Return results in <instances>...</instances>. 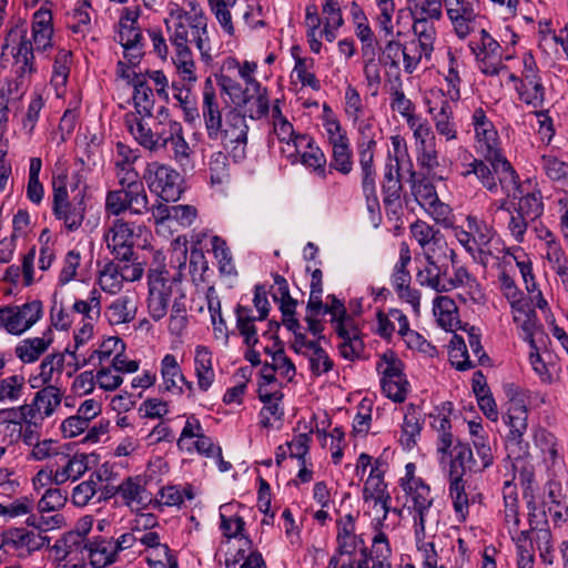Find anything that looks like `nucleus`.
<instances>
[{
	"label": "nucleus",
	"mask_w": 568,
	"mask_h": 568,
	"mask_svg": "<svg viewBox=\"0 0 568 568\" xmlns=\"http://www.w3.org/2000/svg\"><path fill=\"white\" fill-rule=\"evenodd\" d=\"M32 40L28 37L24 26L10 29L6 38L3 50H9L14 60L16 77L30 82L31 75L37 72L34 64V50L45 51L52 47V13L41 7L32 18Z\"/></svg>",
	"instance_id": "1"
},
{
	"label": "nucleus",
	"mask_w": 568,
	"mask_h": 568,
	"mask_svg": "<svg viewBox=\"0 0 568 568\" xmlns=\"http://www.w3.org/2000/svg\"><path fill=\"white\" fill-rule=\"evenodd\" d=\"M68 174L64 171L52 176V212L69 232L77 231L83 223L87 212L84 191L77 186L68 187Z\"/></svg>",
	"instance_id": "2"
},
{
	"label": "nucleus",
	"mask_w": 568,
	"mask_h": 568,
	"mask_svg": "<svg viewBox=\"0 0 568 568\" xmlns=\"http://www.w3.org/2000/svg\"><path fill=\"white\" fill-rule=\"evenodd\" d=\"M118 190L105 195L104 210L108 215L120 216L124 213L144 215L150 211L149 196L140 176L122 178Z\"/></svg>",
	"instance_id": "3"
},
{
	"label": "nucleus",
	"mask_w": 568,
	"mask_h": 568,
	"mask_svg": "<svg viewBox=\"0 0 568 568\" xmlns=\"http://www.w3.org/2000/svg\"><path fill=\"white\" fill-rule=\"evenodd\" d=\"M432 426L437 433V453L440 462L449 455V479H463L466 476L467 459L470 457V447L455 439L450 429V420L446 416L433 417Z\"/></svg>",
	"instance_id": "4"
},
{
	"label": "nucleus",
	"mask_w": 568,
	"mask_h": 568,
	"mask_svg": "<svg viewBox=\"0 0 568 568\" xmlns=\"http://www.w3.org/2000/svg\"><path fill=\"white\" fill-rule=\"evenodd\" d=\"M454 236L471 257L481 264L488 261L489 244L495 231L488 223L474 215H467L465 225L453 229Z\"/></svg>",
	"instance_id": "5"
},
{
	"label": "nucleus",
	"mask_w": 568,
	"mask_h": 568,
	"mask_svg": "<svg viewBox=\"0 0 568 568\" xmlns=\"http://www.w3.org/2000/svg\"><path fill=\"white\" fill-rule=\"evenodd\" d=\"M247 133L245 115L233 109L225 114L216 136L213 134L210 140L221 142L235 162H242L246 158Z\"/></svg>",
	"instance_id": "6"
},
{
	"label": "nucleus",
	"mask_w": 568,
	"mask_h": 568,
	"mask_svg": "<svg viewBox=\"0 0 568 568\" xmlns=\"http://www.w3.org/2000/svg\"><path fill=\"white\" fill-rule=\"evenodd\" d=\"M149 314L154 321L162 320L169 311V305L178 288L182 274L179 271L173 276H169L165 270H152L149 273Z\"/></svg>",
	"instance_id": "7"
},
{
	"label": "nucleus",
	"mask_w": 568,
	"mask_h": 568,
	"mask_svg": "<svg viewBox=\"0 0 568 568\" xmlns=\"http://www.w3.org/2000/svg\"><path fill=\"white\" fill-rule=\"evenodd\" d=\"M143 179L151 192L156 193L164 202H175L182 193L181 175L172 168L159 162L149 163Z\"/></svg>",
	"instance_id": "8"
},
{
	"label": "nucleus",
	"mask_w": 568,
	"mask_h": 568,
	"mask_svg": "<svg viewBox=\"0 0 568 568\" xmlns=\"http://www.w3.org/2000/svg\"><path fill=\"white\" fill-rule=\"evenodd\" d=\"M469 48L484 74L494 77L507 70V67L503 63L500 44L485 29L479 31L477 40L470 41Z\"/></svg>",
	"instance_id": "9"
},
{
	"label": "nucleus",
	"mask_w": 568,
	"mask_h": 568,
	"mask_svg": "<svg viewBox=\"0 0 568 568\" xmlns=\"http://www.w3.org/2000/svg\"><path fill=\"white\" fill-rule=\"evenodd\" d=\"M402 366V362L392 352L385 353L377 364V369L383 375L381 379L383 393L396 403H403L406 399L409 386Z\"/></svg>",
	"instance_id": "10"
},
{
	"label": "nucleus",
	"mask_w": 568,
	"mask_h": 568,
	"mask_svg": "<svg viewBox=\"0 0 568 568\" xmlns=\"http://www.w3.org/2000/svg\"><path fill=\"white\" fill-rule=\"evenodd\" d=\"M42 315V303L32 301L21 306L0 308V327L11 334H22L34 325Z\"/></svg>",
	"instance_id": "11"
},
{
	"label": "nucleus",
	"mask_w": 568,
	"mask_h": 568,
	"mask_svg": "<svg viewBox=\"0 0 568 568\" xmlns=\"http://www.w3.org/2000/svg\"><path fill=\"white\" fill-rule=\"evenodd\" d=\"M88 455L84 453L71 454L67 445L60 450L54 462L49 463L54 475V485L61 486L69 480L75 481L89 469Z\"/></svg>",
	"instance_id": "12"
},
{
	"label": "nucleus",
	"mask_w": 568,
	"mask_h": 568,
	"mask_svg": "<svg viewBox=\"0 0 568 568\" xmlns=\"http://www.w3.org/2000/svg\"><path fill=\"white\" fill-rule=\"evenodd\" d=\"M106 247L119 262H130L134 255V227L133 224L116 219L104 234Z\"/></svg>",
	"instance_id": "13"
},
{
	"label": "nucleus",
	"mask_w": 568,
	"mask_h": 568,
	"mask_svg": "<svg viewBox=\"0 0 568 568\" xmlns=\"http://www.w3.org/2000/svg\"><path fill=\"white\" fill-rule=\"evenodd\" d=\"M405 493L407 509L413 514L416 527L425 529L426 517L433 506L434 497L430 487L424 480H413L408 486L402 487Z\"/></svg>",
	"instance_id": "14"
},
{
	"label": "nucleus",
	"mask_w": 568,
	"mask_h": 568,
	"mask_svg": "<svg viewBox=\"0 0 568 568\" xmlns=\"http://www.w3.org/2000/svg\"><path fill=\"white\" fill-rule=\"evenodd\" d=\"M444 7L456 36L468 37L474 29L479 0H444Z\"/></svg>",
	"instance_id": "15"
},
{
	"label": "nucleus",
	"mask_w": 568,
	"mask_h": 568,
	"mask_svg": "<svg viewBox=\"0 0 568 568\" xmlns=\"http://www.w3.org/2000/svg\"><path fill=\"white\" fill-rule=\"evenodd\" d=\"M471 124L475 131L476 148L485 160L500 154L498 132L481 108L474 111Z\"/></svg>",
	"instance_id": "16"
},
{
	"label": "nucleus",
	"mask_w": 568,
	"mask_h": 568,
	"mask_svg": "<svg viewBox=\"0 0 568 568\" xmlns=\"http://www.w3.org/2000/svg\"><path fill=\"white\" fill-rule=\"evenodd\" d=\"M1 546L11 557L24 558L43 546L44 538L24 528H10L0 534Z\"/></svg>",
	"instance_id": "17"
},
{
	"label": "nucleus",
	"mask_w": 568,
	"mask_h": 568,
	"mask_svg": "<svg viewBox=\"0 0 568 568\" xmlns=\"http://www.w3.org/2000/svg\"><path fill=\"white\" fill-rule=\"evenodd\" d=\"M425 263L416 273L417 283L435 291L436 293H447L448 285V264H443L435 260L434 253L428 251L424 255Z\"/></svg>",
	"instance_id": "18"
},
{
	"label": "nucleus",
	"mask_w": 568,
	"mask_h": 568,
	"mask_svg": "<svg viewBox=\"0 0 568 568\" xmlns=\"http://www.w3.org/2000/svg\"><path fill=\"white\" fill-rule=\"evenodd\" d=\"M57 551L61 552V559L65 560L71 568H85V560L89 559V540L84 535L71 531L55 545Z\"/></svg>",
	"instance_id": "19"
},
{
	"label": "nucleus",
	"mask_w": 568,
	"mask_h": 568,
	"mask_svg": "<svg viewBox=\"0 0 568 568\" xmlns=\"http://www.w3.org/2000/svg\"><path fill=\"white\" fill-rule=\"evenodd\" d=\"M527 407L523 394L515 393L509 397V406L507 414L504 417L506 424L509 426V434L507 442L513 445H520L523 435L527 429Z\"/></svg>",
	"instance_id": "20"
},
{
	"label": "nucleus",
	"mask_w": 568,
	"mask_h": 568,
	"mask_svg": "<svg viewBox=\"0 0 568 568\" xmlns=\"http://www.w3.org/2000/svg\"><path fill=\"white\" fill-rule=\"evenodd\" d=\"M160 374L162 386L165 392L172 394H183V386L189 392L193 390L192 382H189L182 373V368L173 354H166L160 363Z\"/></svg>",
	"instance_id": "21"
},
{
	"label": "nucleus",
	"mask_w": 568,
	"mask_h": 568,
	"mask_svg": "<svg viewBox=\"0 0 568 568\" xmlns=\"http://www.w3.org/2000/svg\"><path fill=\"white\" fill-rule=\"evenodd\" d=\"M201 112L207 138L210 139L213 134L216 136L223 119L219 99L210 79L205 81L203 89Z\"/></svg>",
	"instance_id": "22"
},
{
	"label": "nucleus",
	"mask_w": 568,
	"mask_h": 568,
	"mask_svg": "<svg viewBox=\"0 0 568 568\" xmlns=\"http://www.w3.org/2000/svg\"><path fill=\"white\" fill-rule=\"evenodd\" d=\"M487 161L494 169L496 181H499L507 199L516 200L524 189L519 182V176L510 162L501 153L495 158L488 159Z\"/></svg>",
	"instance_id": "23"
},
{
	"label": "nucleus",
	"mask_w": 568,
	"mask_h": 568,
	"mask_svg": "<svg viewBox=\"0 0 568 568\" xmlns=\"http://www.w3.org/2000/svg\"><path fill=\"white\" fill-rule=\"evenodd\" d=\"M513 321L520 329V336L526 341L530 349H536L535 336L540 333L542 334L541 325L538 324L537 314L535 310L528 304L523 303L511 307Z\"/></svg>",
	"instance_id": "24"
},
{
	"label": "nucleus",
	"mask_w": 568,
	"mask_h": 568,
	"mask_svg": "<svg viewBox=\"0 0 568 568\" xmlns=\"http://www.w3.org/2000/svg\"><path fill=\"white\" fill-rule=\"evenodd\" d=\"M456 106L457 102L443 99L439 102L438 110L436 108H429L436 132L447 142L455 141L458 138L457 123L455 121L454 112Z\"/></svg>",
	"instance_id": "25"
},
{
	"label": "nucleus",
	"mask_w": 568,
	"mask_h": 568,
	"mask_svg": "<svg viewBox=\"0 0 568 568\" xmlns=\"http://www.w3.org/2000/svg\"><path fill=\"white\" fill-rule=\"evenodd\" d=\"M334 332L343 339L338 345L341 356L352 362L359 359L364 353L365 345L356 322H348L346 326L338 324Z\"/></svg>",
	"instance_id": "26"
},
{
	"label": "nucleus",
	"mask_w": 568,
	"mask_h": 568,
	"mask_svg": "<svg viewBox=\"0 0 568 568\" xmlns=\"http://www.w3.org/2000/svg\"><path fill=\"white\" fill-rule=\"evenodd\" d=\"M313 143L314 141L311 136L301 135V138L295 140L294 148L290 150L287 158H294L300 153L302 148H306L307 150L302 153V163L307 168H312L320 176L325 179L327 175L326 156L324 152L318 146H314Z\"/></svg>",
	"instance_id": "27"
},
{
	"label": "nucleus",
	"mask_w": 568,
	"mask_h": 568,
	"mask_svg": "<svg viewBox=\"0 0 568 568\" xmlns=\"http://www.w3.org/2000/svg\"><path fill=\"white\" fill-rule=\"evenodd\" d=\"M120 497L128 507H146L151 501V494L146 489V479L143 476H130L120 484Z\"/></svg>",
	"instance_id": "28"
},
{
	"label": "nucleus",
	"mask_w": 568,
	"mask_h": 568,
	"mask_svg": "<svg viewBox=\"0 0 568 568\" xmlns=\"http://www.w3.org/2000/svg\"><path fill=\"white\" fill-rule=\"evenodd\" d=\"M356 517L352 514L344 515L337 520V552L339 555H353L358 545H364L362 536L356 535Z\"/></svg>",
	"instance_id": "29"
},
{
	"label": "nucleus",
	"mask_w": 568,
	"mask_h": 568,
	"mask_svg": "<svg viewBox=\"0 0 568 568\" xmlns=\"http://www.w3.org/2000/svg\"><path fill=\"white\" fill-rule=\"evenodd\" d=\"M109 468L103 465L95 471L91 473L89 478L78 484L71 494V501L77 507L87 506L98 493V486L109 479Z\"/></svg>",
	"instance_id": "30"
},
{
	"label": "nucleus",
	"mask_w": 568,
	"mask_h": 568,
	"mask_svg": "<svg viewBox=\"0 0 568 568\" xmlns=\"http://www.w3.org/2000/svg\"><path fill=\"white\" fill-rule=\"evenodd\" d=\"M138 311L136 301L129 295H122L112 301L105 310V317L111 325H120L132 322Z\"/></svg>",
	"instance_id": "31"
},
{
	"label": "nucleus",
	"mask_w": 568,
	"mask_h": 568,
	"mask_svg": "<svg viewBox=\"0 0 568 568\" xmlns=\"http://www.w3.org/2000/svg\"><path fill=\"white\" fill-rule=\"evenodd\" d=\"M212 353L205 346H196L194 356V369L197 381V387L206 392L215 379V373L212 363Z\"/></svg>",
	"instance_id": "32"
},
{
	"label": "nucleus",
	"mask_w": 568,
	"mask_h": 568,
	"mask_svg": "<svg viewBox=\"0 0 568 568\" xmlns=\"http://www.w3.org/2000/svg\"><path fill=\"white\" fill-rule=\"evenodd\" d=\"M134 89V108L140 115L150 116L154 106L153 90L148 85L145 77L141 73H134L131 80Z\"/></svg>",
	"instance_id": "33"
},
{
	"label": "nucleus",
	"mask_w": 568,
	"mask_h": 568,
	"mask_svg": "<svg viewBox=\"0 0 568 568\" xmlns=\"http://www.w3.org/2000/svg\"><path fill=\"white\" fill-rule=\"evenodd\" d=\"M40 426V423L22 425L21 422L8 420L4 425L6 437H8L10 444H14L21 439L22 443L30 448L41 439L39 432Z\"/></svg>",
	"instance_id": "34"
},
{
	"label": "nucleus",
	"mask_w": 568,
	"mask_h": 568,
	"mask_svg": "<svg viewBox=\"0 0 568 568\" xmlns=\"http://www.w3.org/2000/svg\"><path fill=\"white\" fill-rule=\"evenodd\" d=\"M511 206H514L520 214L525 215L528 221L534 224L541 216L544 212L542 197L539 191L524 192L517 196L516 200L509 199Z\"/></svg>",
	"instance_id": "35"
},
{
	"label": "nucleus",
	"mask_w": 568,
	"mask_h": 568,
	"mask_svg": "<svg viewBox=\"0 0 568 568\" xmlns=\"http://www.w3.org/2000/svg\"><path fill=\"white\" fill-rule=\"evenodd\" d=\"M400 172L398 163H388L385 166L383 176V201L386 206L398 204L402 193Z\"/></svg>",
	"instance_id": "36"
},
{
	"label": "nucleus",
	"mask_w": 568,
	"mask_h": 568,
	"mask_svg": "<svg viewBox=\"0 0 568 568\" xmlns=\"http://www.w3.org/2000/svg\"><path fill=\"white\" fill-rule=\"evenodd\" d=\"M409 232L424 251V255L428 251L436 250L437 245L443 241V235L438 229L429 225L427 222L417 220L409 226Z\"/></svg>",
	"instance_id": "37"
},
{
	"label": "nucleus",
	"mask_w": 568,
	"mask_h": 568,
	"mask_svg": "<svg viewBox=\"0 0 568 568\" xmlns=\"http://www.w3.org/2000/svg\"><path fill=\"white\" fill-rule=\"evenodd\" d=\"M460 175L468 178L475 175L477 180L488 191L496 193L498 191V184L495 178L494 169L489 168L485 161L473 158L471 162L463 163Z\"/></svg>",
	"instance_id": "38"
},
{
	"label": "nucleus",
	"mask_w": 568,
	"mask_h": 568,
	"mask_svg": "<svg viewBox=\"0 0 568 568\" xmlns=\"http://www.w3.org/2000/svg\"><path fill=\"white\" fill-rule=\"evenodd\" d=\"M113 539L89 541V560L94 568H104L116 560Z\"/></svg>",
	"instance_id": "39"
},
{
	"label": "nucleus",
	"mask_w": 568,
	"mask_h": 568,
	"mask_svg": "<svg viewBox=\"0 0 568 568\" xmlns=\"http://www.w3.org/2000/svg\"><path fill=\"white\" fill-rule=\"evenodd\" d=\"M139 159V151L132 150L122 142L116 143V155L114 158V169L118 182H122V178L140 176L133 164Z\"/></svg>",
	"instance_id": "40"
},
{
	"label": "nucleus",
	"mask_w": 568,
	"mask_h": 568,
	"mask_svg": "<svg viewBox=\"0 0 568 568\" xmlns=\"http://www.w3.org/2000/svg\"><path fill=\"white\" fill-rule=\"evenodd\" d=\"M434 314L438 324L446 331L453 332L459 323L456 303L446 295H439L434 300Z\"/></svg>",
	"instance_id": "41"
},
{
	"label": "nucleus",
	"mask_w": 568,
	"mask_h": 568,
	"mask_svg": "<svg viewBox=\"0 0 568 568\" xmlns=\"http://www.w3.org/2000/svg\"><path fill=\"white\" fill-rule=\"evenodd\" d=\"M61 400L62 393L53 385H48L37 392L33 402L38 412H40V419L44 420V418L50 417L60 406Z\"/></svg>",
	"instance_id": "42"
},
{
	"label": "nucleus",
	"mask_w": 568,
	"mask_h": 568,
	"mask_svg": "<svg viewBox=\"0 0 568 568\" xmlns=\"http://www.w3.org/2000/svg\"><path fill=\"white\" fill-rule=\"evenodd\" d=\"M237 106H247L251 119H261L268 113L270 103L266 88H258V91H245V98L239 101Z\"/></svg>",
	"instance_id": "43"
},
{
	"label": "nucleus",
	"mask_w": 568,
	"mask_h": 568,
	"mask_svg": "<svg viewBox=\"0 0 568 568\" xmlns=\"http://www.w3.org/2000/svg\"><path fill=\"white\" fill-rule=\"evenodd\" d=\"M235 313L236 327L240 334L243 336L244 343L248 347H254L258 342L257 329L254 325V322L257 320V317L251 315V308L242 305H237Z\"/></svg>",
	"instance_id": "44"
},
{
	"label": "nucleus",
	"mask_w": 568,
	"mask_h": 568,
	"mask_svg": "<svg viewBox=\"0 0 568 568\" xmlns=\"http://www.w3.org/2000/svg\"><path fill=\"white\" fill-rule=\"evenodd\" d=\"M332 148V159L329 168L347 175L353 170V152L349 140H344L329 144Z\"/></svg>",
	"instance_id": "45"
},
{
	"label": "nucleus",
	"mask_w": 568,
	"mask_h": 568,
	"mask_svg": "<svg viewBox=\"0 0 568 568\" xmlns=\"http://www.w3.org/2000/svg\"><path fill=\"white\" fill-rule=\"evenodd\" d=\"M64 444L57 439L44 438L38 440L32 445L27 453V460L29 462H54Z\"/></svg>",
	"instance_id": "46"
},
{
	"label": "nucleus",
	"mask_w": 568,
	"mask_h": 568,
	"mask_svg": "<svg viewBox=\"0 0 568 568\" xmlns=\"http://www.w3.org/2000/svg\"><path fill=\"white\" fill-rule=\"evenodd\" d=\"M51 339L44 337L27 338L16 347V355L23 363L36 362L49 347Z\"/></svg>",
	"instance_id": "47"
},
{
	"label": "nucleus",
	"mask_w": 568,
	"mask_h": 568,
	"mask_svg": "<svg viewBox=\"0 0 568 568\" xmlns=\"http://www.w3.org/2000/svg\"><path fill=\"white\" fill-rule=\"evenodd\" d=\"M448 354L452 365L458 371H467L476 366L475 361L470 358L465 339L457 334L450 341Z\"/></svg>",
	"instance_id": "48"
},
{
	"label": "nucleus",
	"mask_w": 568,
	"mask_h": 568,
	"mask_svg": "<svg viewBox=\"0 0 568 568\" xmlns=\"http://www.w3.org/2000/svg\"><path fill=\"white\" fill-rule=\"evenodd\" d=\"M410 260L412 256L408 245L406 243H402L399 248V260L395 264L392 274V285L395 291L410 285L412 276L407 268Z\"/></svg>",
	"instance_id": "49"
},
{
	"label": "nucleus",
	"mask_w": 568,
	"mask_h": 568,
	"mask_svg": "<svg viewBox=\"0 0 568 568\" xmlns=\"http://www.w3.org/2000/svg\"><path fill=\"white\" fill-rule=\"evenodd\" d=\"M125 125L129 132L142 146L149 150H154V126L146 128L142 120L132 113L125 115Z\"/></svg>",
	"instance_id": "50"
},
{
	"label": "nucleus",
	"mask_w": 568,
	"mask_h": 568,
	"mask_svg": "<svg viewBox=\"0 0 568 568\" xmlns=\"http://www.w3.org/2000/svg\"><path fill=\"white\" fill-rule=\"evenodd\" d=\"M413 18L440 20L444 0H409L407 2Z\"/></svg>",
	"instance_id": "51"
},
{
	"label": "nucleus",
	"mask_w": 568,
	"mask_h": 568,
	"mask_svg": "<svg viewBox=\"0 0 568 568\" xmlns=\"http://www.w3.org/2000/svg\"><path fill=\"white\" fill-rule=\"evenodd\" d=\"M449 496L453 501L456 517L459 521H465L468 515L469 501L465 491L464 479H449Z\"/></svg>",
	"instance_id": "52"
},
{
	"label": "nucleus",
	"mask_w": 568,
	"mask_h": 568,
	"mask_svg": "<svg viewBox=\"0 0 568 568\" xmlns=\"http://www.w3.org/2000/svg\"><path fill=\"white\" fill-rule=\"evenodd\" d=\"M99 285L109 294H116L121 291L123 280L121 276L120 263L109 262L104 265L103 270L100 271Z\"/></svg>",
	"instance_id": "53"
},
{
	"label": "nucleus",
	"mask_w": 568,
	"mask_h": 568,
	"mask_svg": "<svg viewBox=\"0 0 568 568\" xmlns=\"http://www.w3.org/2000/svg\"><path fill=\"white\" fill-rule=\"evenodd\" d=\"M422 426L415 410L407 412L404 416L399 443L406 450H410L417 443Z\"/></svg>",
	"instance_id": "54"
},
{
	"label": "nucleus",
	"mask_w": 568,
	"mask_h": 568,
	"mask_svg": "<svg viewBox=\"0 0 568 568\" xmlns=\"http://www.w3.org/2000/svg\"><path fill=\"white\" fill-rule=\"evenodd\" d=\"M211 246L214 257L217 261L220 272L226 275L235 274V265L226 242L220 236L214 235L211 239Z\"/></svg>",
	"instance_id": "55"
},
{
	"label": "nucleus",
	"mask_w": 568,
	"mask_h": 568,
	"mask_svg": "<svg viewBox=\"0 0 568 568\" xmlns=\"http://www.w3.org/2000/svg\"><path fill=\"white\" fill-rule=\"evenodd\" d=\"M413 19V39H416L418 41L419 47L424 45V50L434 51V43L436 40V28L432 22L433 20L424 18Z\"/></svg>",
	"instance_id": "56"
},
{
	"label": "nucleus",
	"mask_w": 568,
	"mask_h": 568,
	"mask_svg": "<svg viewBox=\"0 0 568 568\" xmlns=\"http://www.w3.org/2000/svg\"><path fill=\"white\" fill-rule=\"evenodd\" d=\"M204 432L200 419L191 414L186 416L185 425L178 438L176 445L179 449L185 450L187 453H193V444L192 439L196 437H201V434Z\"/></svg>",
	"instance_id": "57"
},
{
	"label": "nucleus",
	"mask_w": 568,
	"mask_h": 568,
	"mask_svg": "<svg viewBox=\"0 0 568 568\" xmlns=\"http://www.w3.org/2000/svg\"><path fill=\"white\" fill-rule=\"evenodd\" d=\"M72 311L83 315L87 321H97L101 315L100 293L97 290L91 291L87 300H78L73 303Z\"/></svg>",
	"instance_id": "58"
},
{
	"label": "nucleus",
	"mask_w": 568,
	"mask_h": 568,
	"mask_svg": "<svg viewBox=\"0 0 568 568\" xmlns=\"http://www.w3.org/2000/svg\"><path fill=\"white\" fill-rule=\"evenodd\" d=\"M64 368V355L61 353L48 355L40 365L39 377L43 384L51 383L59 377Z\"/></svg>",
	"instance_id": "59"
},
{
	"label": "nucleus",
	"mask_w": 568,
	"mask_h": 568,
	"mask_svg": "<svg viewBox=\"0 0 568 568\" xmlns=\"http://www.w3.org/2000/svg\"><path fill=\"white\" fill-rule=\"evenodd\" d=\"M182 133V125L173 120L159 121L154 124L155 149L165 148L174 138Z\"/></svg>",
	"instance_id": "60"
},
{
	"label": "nucleus",
	"mask_w": 568,
	"mask_h": 568,
	"mask_svg": "<svg viewBox=\"0 0 568 568\" xmlns=\"http://www.w3.org/2000/svg\"><path fill=\"white\" fill-rule=\"evenodd\" d=\"M310 362V369L313 375L321 376L334 367V362L328 353L320 345V342L306 355Z\"/></svg>",
	"instance_id": "61"
},
{
	"label": "nucleus",
	"mask_w": 568,
	"mask_h": 568,
	"mask_svg": "<svg viewBox=\"0 0 568 568\" xmlns=\"http://www.w3.org/2000/svg\"><path fill=\"white\" fill-rule=\"evenodd\" d=\"M313 67V59L295 57L293 73L296 74V78L303 87H310L313 90L318 91L321 89V83L312 71Z\"/></svg>",
	"instance_id": "62"
},
{
	"label": "nucleus",
	"mask_w": 568,
	"mask_h": 568,
	"mask_svg": "<svg viewBox=\"0 0 568 568\" xmlns=\"http://www.w3.org/2000/svg\"><path fill=\"white\" fill-rule=\"evenodd\" d=\"M539 164L544 173L552 181L568 180V163L555 155L545 154L540 156Z\"/></svg>",
	"instance_id": "63"
},
{
	"label": "nucleus",
	"mask_w": 568,
	"mask_h": 568,
	"mask_svg": "<svg viewBox=\"0 0 568 568\" xmlns=\"http://www.w3.org/2000/svg\"><path fill=\"white\" fill-rule=\"evenodd\" d=\"M68 500L67 491L60 488H48L37 504L40 514L58 511Z\"/></svg>",
	"instance_id": "64"
}]
</instances>
